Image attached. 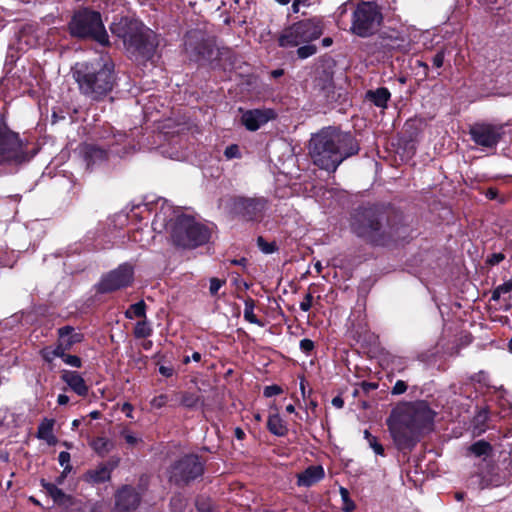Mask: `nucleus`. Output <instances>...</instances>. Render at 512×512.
I'll return each mask as SVG.
<instances>
[{"label":"nucleus","mask_w":512,"mask_h":512,"mask_svg":"<svg viewBox=\"0 0 512 512\" xmlns=\"http://www.w3.org/2000/svg\"><path fill=\"white\" fill-rule=\"evenodd\" d=\"M169 233L172 243L180 248L194 249L205 245L211 237L210 229L194 217L181 214L170 220Z\"/></svg>","instance_id":"nucleus-7"},{"label":"nucleus","mask_w":512,"mask_h":512,"mask_svg":"<svg viewBox=\"0 0 512 512\" xmlns=\"http://www.w3.org/2000/svg\"><path fill=\"white\" fill-rule=\"evenodd\" d=\"M256 243L259 250L264 254H273L279 249L275 241L267 242L263 236H258Z\"/></svg>","instance_id":"nucleus-41"},{"label":"nucleus","mask_w":512,"mask_h":512,"mask_svg":"<svg viewBox=\"0 0 512 512\" xmlns=\"http://www.w3.org/2000/svg\"><path fill=\"white\" fill-rule=\"evenodd\" d=\"M224 155L227 159L240 158L241 152L237 144H231L225 148Z\"/></svg>","instance_id":"nucleus-48"},{"label":"nucleus","mask_w":512,"mask_h":512,"mask_svg":"<svg viewBox=\"0 0 512 512\" xmlns=\"http://www.w3.org/2000/svg\"><path fill=\"white\" fill-rule=\"evenodd\" d=\"M57 336L64 348L69 351L75 344H79L84 340V334L76 332L75 328L70 325H65L57 329Z\"/></svg>","instance_id":"nucleus-21"},{"label":"nucleus","mask_w":512,"mask_h":512,"mask_svg":"<svg viewBox=\"0 0 512 512\" xmlns=\"http://www.w3.org/2000/svg\"><path fill=\"white\" fill-rule=\"evenodd\" d=\"M72 76L79 93L93 102L103 101L117 83L115 64L107 55L76 63L72 67Z\"/></svg>","instance_id":"nucleus-4"},{"label":"nucleus","mask_w":512,"mask_h":512,"mask_svg":"<svg viewBox=\"0 0 512 512\" xmlns=\"http://www.w3.org/2000/svg\"><path fill=\"white\" fill-rule=\"evenodd\" d=\"M364 438L368 441L369 446L373 449L376 455L385 456L383 445L378 441V438L372 435L367 429L364 431Z\"/></svg>","instance_id":"nucleus-39"},{"label":"nucleus","mask_w":512,"mask_h":512,"mask_svg":"<svg viewBox=\"0 0 512 512\" xmlns=\"http://www.w3.org/2000/svg\"><path fill=\"white\" fill-rule=\"evenodd\" d=\"M83 480L91 485H99L111 480L108 469L101 463L95 469H89L83 474Z\"/></svg>","instance_id":"nucleus-24"},{"label":"nucleus","mask_w":512,"mask_h":512,"mask_svg":"<svg viewBox=\"0 0 512 512\" xmlns=\"http://www.w3.org/2000/svg\"><path fill=\"white\" fill-rule=\"evenodd\" d=\"M55 420L53 418H44L37 428L36 437L46 441L48 445H55L57 438L53 433Z\"/></svg>","instance_id":"nucleus-25"},{"label":"nucleus","mask_w":512,"mask_h":512,"mask_svg":"<svg viewBox=\"0 0 512 512\" xmlns=\"http://www.w3.org/2000/svg\"><path fill=\"white\" fill-rule=\"evenodd\" d=\"M38 152L31 148L27 139H22L19 133L11 130L4 115L0 117V158L9 166L19 167L28 163Z\"/></svg>","instance_id":"nucleus-8"},{"label":"nucleus","mask_w":512,"mask_h":512,"mask_svg":"<svg viewBox=\"0 0 512 512\" xmlns=\"http://www.w3.org/2000/svg\"><path fill=\"white\" fill-rule=\"evenodd\" d=\"M499 192L496 188L490 187L486 190L485 196L489 200H495L498 198Z\"/></svg>","instance_id":"nucleus-61"},{"label":"nucleus","mask_w":512,"mask_h":512,"mask_svg":"<svg viewBox=\"0 0 512 512\" xmlns=\"http://www.w3.org/2000/svg\"><path fill=\"white\" fill-rule=\"evenodd\" d=\"M111 144L108 145L109 149L100 147L93 143H84L80 146L79 152L89 170L105 164L109 159L111 151Z\"/></svg>","instance_id":"nucleus-18"},{"label":"nucleus","mask_w":512,"mask_h":512,"mask_svg":"<svg viewBox=\"0 0 512 512\" xmlns=\"http://www.w3.org/2000/svg\"><path fill=\"white\" fill-rule=\"evenodd\" d=\"M174 372L175 371H174V368L172 366H163V365H161L159 367V373L162 376L166 377V378L172 377Z\"/></svg>","instance_id":"nucleus-59"},{"label":"nucleus","mask_w":512,"mask_h":512,"mask_svg":"<svg viewBox=\"0 0 512 512\" xmlns=\"http://www.w3.org/2000/svg\"><path fill=\"white\" fill-rule=\"evenodd\" d=\"M312 302H313V295L311 293H307L304 296L303 301L300 303V309L303 312H308L312 307Z\"/></svg>","instance_id":"nucleus-55"},{"label":"nucleus","mask_w":512,"mask_h":512,"mask_svg":"<svg viewBox=\"0 0 512 512\" xmlns=\"http://www.w3.org/2000/svg\"><path fill=\"white\" fill-rule=\"evenodd\" d=\"M277 114L273 109H250L242 112L240 122L248 131H257L261 126L275 119Z\"/></svg>","instance_id":"nucleus-19"},{"label":"nucleus","mask_w":512,"mask_h":512,"mask_svg":"<svg viewBox=\"0 0 512 512\" xmlns=\"http://www.w3.org/2000/svg\"><path fill=\"white\" fill-rule=\"evenodd\" d=\"M435 416L436 412L425 400L397 405L386 420L397 449L411 452L420 441L421 434L433 429Z\"/></svg>","instance_id":"nucleus-2"},{"label":"nucleus","mask_w":512,"mask_h":512,"mask_svg":"<svg viewBox=\"0 0 512 512\" xmlns=\"http://www.w3.org/2000/svg\"><path fill=\"white\" fill-rule=\"evenodd\" d=\"M505 259V255L502 252L492 253L487 256L485 263L489 266H495Z\"/></svg>","instance_id":"nucleus-51"},{"label":"nucleus","mask_w":512,"mask_h":512,"mask_svg":"<svg viewBox=\"0 0 512 512\" xmlns=\"http://www.w3.org/2000/svg\"><path fill=\"white\" fill-rule=\"evenodd\" d=\"M316 85L323 91L330 92L334 89V71L331 67L317 71Z\"/></svg>","instance_id":"nucleus-29"},{"label":"nucleus","mask_w":512,"mask_h":512,"mask_svg":"<svg viewBox=\"0 0 512 512\" xmlns=\"http://www.w3.org/2000/svg\"><path fill=\"white\" fill-rule=\"evenodd\" d=\"M185 51L191 61L199 64L214 63L217 60L225 56H230L231 51L229 49L216 48L213 41L209 39H188L185 42Z\"/></svg>","instance_id":"nucleus-14"},{"label":"nucleus","mask_w":512,"mask_h":512,"mask_svg":"<svg viewBox=\"0 0 512 512\" xmlns=\"http://www.w3.org/2000/svg\"><path fill=\"white\" fill-rule=\"evenodd\" d=\"M153 329L146 318L138 321L134 327L133 334L137 339H144L151 336Z\"/></svg>","instance_id":"nucleus-35"},{"label":"nucleus","mask_w":512,"mask_h":512,"mask_svg":"<svg viewBox=\"0 0 512 512\" xmlns=\"http://www.w3.org/2000/svg\"><path fill=\"white\" fill-rule=\"evenodd\" d=\"M133 405L129 402H125L122 407H121V411L123 413H125V415L128 417V418H133Z\"/></svg>","instance_id":"nucleus-60"},{"label":"nucleus","mask_w":512,"mask_h":512,"mask_svg":"<svg viewBox=\"0 0 512 512\" xmlns=\"http://www.w3.org/2000/svg\"><path fill=\"white\" fill-rule=\"evenodd\" d=\"M299 348L306 356H310L315 350V343L311 339L304 338L300 341Z\"/></svg>","instance_id":"nucleus-45"},{"label":"nucleus","mask_w":512,"mask_h":512,"mask_svg":"<svg viewBox=\"0 0 512 512\" xmlns=\"http://www.w3.org/2000/svg\"><path fill=\"white\" fill-rule=\"evenodd\" d=\"M317 46L315 44L304 43L297 46L296 55L299 59H307L317 53Z\"/></svg>","instance_id":"nucleus-38"},{"label":"nucleus","mask_w":512,"mask_h":512,"mask_svg":"<svg viewBox=\"0 0 512 512\" xmlns=\"http://www.w3.org/2000/svg\"><path fill=\"white\" fill-rule=\"evenodd\" d=\"M205 465L206 461L198 454H185L171 464L169 481L177 487L188 486L203 477Z\"/></svg>","instance_id":"nucleus-12"},{"label":"nucleus","mask_w":512,"mask_h":512,"mask_svg":"<svg viewBox=\"0 0 512 512\" xmlns=\"http://www.w3.org/2000/svg\"><path fill=\"white\" fill-rule=\"evenodd\" d=\"M226 284L225 279H219L216 277H213L210 279V286H209V292L212 296L217 295L220 288Z\"/></svg>","instance_id":"nucleus-47"},{"label":"nucleus","mask_w":512,"mask_h":512,"mask_svg":"<svg viewBox=\"0 0 512 512\" xmlns=\"http://www.w3.org/2000/svg\"><path fill=\"white\" fill-rule=\"evenodd\" d=\"M324 476V468L321 465H311L298 476V484L310 487L321 481Z\"/></svg>","instance_id":"nucleus-22"},{"label":"nucleus","mask_w":512,"mask_h":512,"mask_svg":"<svg viewBox=\"0 0 512 512\" xmlns=\"http://www.w3.org/2000/svg\"><path fill=\"white\" fill-rule=\"evenodd\" d=\"M415 67L422 68V79L423 80L428 79L430 69L426 62H424L422 60H416Z\"/></svg>","instance_id":"nucleus-56"},{"label":"nucleus","mask_w":512,"mask_h":512,"mask_svg":"<svg viewBox=\"0 0 512 512\" xmlns=\"http://www.w3.org/2000/svg\"><path fill=\"white\" fill-rule=\"evenodd\" d=\"M101 464L108 469L109 474L111 475L113 470L119 466L120 458L118 456H112L106 462H102Z\"/></svg>","instance_id":"nucleus-54"},{"label":"nucleus","mask_w":512,"mask_h":512,"mask_svg":"<svg viewBox=\"0 0 512 512\" xmlns=\"http://www.w3.org/2000/svg\"><path fill=\"white\" fill-rule=\"evenodd\" d=\"M332 405L338 409H341L343 408L344 406V400L341 396H335L333 399H332Z\"/></svg>","instance_id":"nucleus-64"},{"label":"nucleus","mask_w":512,"mask_h":512,"mask_svg":"<svg viewBox=\"0 0 512 512\" xmlns=\"http://www.w3.org/2000/svg\"><path fill=\"white\" fill-rule=\"evenodd\" d=\"M109 30L122 41L130 57L137 61L152 60L159 46L158 34L135 17H114Z\"/></svg>","instance_id":"nucleus-5"},{"label":"nucleus","mask_w":512,"mask_h":512,"mask_svg":"<svg viewBox=\"0 0 512 512\" xmlns=\"http://www.w3.org/2000/svg\"><path fill=\"white\" fill-rule=\"evenodd\" d=\"M63 362L74 368L82 367V359L77 355H71L67 353L65 358L63 359Z\"/></svg>","instance_id":"nucleus-50"},{"label":"nucleus","mask_w":512,"mask_h":512,"mask_svg":"<svg viewBox=\"0 0 512 512\" xmlns=\"http://www.w3.org/2000/svg\"><path fill=\"white\" fill-rule=\"evenodd\" d=\"M488 420L489 411L487 409H481L474 418L476 427L481 431H485Z\"/></svg>","instance_id":"nucleus-43"},{"label":"nucleus","mask_w":512,"mask_h":512,"mask_svg":"<svg viewBox=\"0 0 512 512\" xmlns=\"http://www.w3.org/2000/svg\"><path fill=\"white\" fill-rule=\"evenodd\" d=\"M178 395L179 393L175 390L171 391V393H161L151 399L150 405L155 409H162L165 406L178 407Z\"/></svg>","instance_id":"nucleus-27"},{"label":"nucleus","mask_w":512,"mask_h":512,"mask_svg":"<svg viewBox=\"0 0 512 512\" xmlns=\"http://www.w3.org/2000/svg\"><path fill=\"white\" fill-rule=\"evenodd\" d=\"M66 29L72 39L94 42L104 48L112 45L102 14L91 7L83 6L75 10Z\"/></svg>","instance_id":"nucleus-6"},{"label":"nucleus","mask_w":512,"mask_h":512,"mask_svg":"<svg viewBox=\"0 0 512 512\" xmlns=\"http://www.w3.org/2000/svg\"><path fill=\"white\" fill-rule=\"evenodd\" d=\"M60 379L78 396L86 397L89 393V386L81 374L74 370H62Z\"/></svg>","instance_id":"nucleus-20"},{"label":"nucleus","mask_w":512,"mask_h":512,"mask_svg":"<svg viewBox=\"0 0 512 512\" xmlns=\"http://www.w3.org/2000/svg\"><path fill=\"white\" fill-rule=\"evenodd\" d=\"M114 512L135 511L141 503V494L131 485H122L115 493Z\"/></svg>","instance_id":"nucleus-17"},{"label":"nucleus","mask_w":512,"mask_h":512,"mask_svg":"<svg viewBox=\"0 0 512 512\" xmlns=\"http://www.w3.org/2000/svg\"><path fill=\"white\" fill-rule=\"evenodd\" d=\"M68 349L64 348L63 344L60 342L59 339H57V343L55 345V348L51 350L52 357L60 358L62 361L65 358Z\"/></svg>","instance_id":"nucleus-49"},{"label":"nucleus","mask_w":512,"mask_h":512,"mask_svg":"<svg viewBox=\"0 0 512 512\" xmlns=\"http://www.w3.org/2000/svg\"><path fill=\"white\" fill-rule=\"evenodd\" d=\"M408 385L403 380H397L391 389L392 395H401L407 391Z\"/></svg>","instance_id":"nucleus-52"},{"label":"nucleus","mask_w":512,"mask_h":512,"mask_svg":"<svg viewBox=\"0 0 512 512\" xmlns=\"http://www.w3.org/2000/svg\"><path fill=\"white\" fill-rule=\"evenodd\" d=\"M359 151V141L351 132L331 126L314 134L309 143L313 163L329 173H334L341 163Z\"/></svg>","instance_id":"nucleus-3"},{"label":"nucleus","mask_w":512,"mask_h":512,"mask_svg":"<svg viewBox=\"0 0 512 512\" xmlns=\"http://www.w3.org/2000/svg\"><path fill=\"white\" fill-rule=\"evenodd\" d=\"M493 451L492 445L485 440H478L470 445L469 452L476 457L488 456Z\"/></svg>","instance_id":"nucleus-33"},{"label":"nucleus","mask_w":512,"mask_h":512,"mask_svg":"<svg viewBox=\"0 0 512 512\" xmlns=\"http://www.w3.org/2000/svg\"><path fill=\"white\" fill-rule=\"evenodd\" d=\"M70 459H71V455L67 451H61L58 455V462L62 467H64V470H63L64 475L71 472V470H72V465L70 464Z\"/></svg>","instance_id":"nucleus-44"},{"label":"nucleus","mask_w":512,"mask_h":512,"mask_svg":"<svg viewBox=\"0 0 512 512\" xmlns=\"http://www.w3.org/2000/svg\"><path fill=\"white\" fill-rule=\"evenodd\" d=\"M351 334L353 339L361 343H371L375 338V335L369 330L366 323L354 325Z\"/></svg>","instance_id":"nucleus-31"},{"label":"nucleus","mask_w":512,"mask_h":512,"mask_svg":"<svg viewBox=\"0 0 512 512\" xmlns=\"http://www.w3.org/2000/svg\"><path fill=\"white\" fill-rule=\"evenodd\" d=\"M267 429L271 434L277 437H284L288 434L287 425L278 412L269 415L267 419Z\"/></svg>","instance_id":"nucleus-28"},{"label":"nucleus","mask_w":512,"mask_h":512,"mask_svg":"<svg viewBox=\"0 0 512 512\" xmlns=\"http://www.w3.org/2000/svg\"><path fill=\"white\" fill-rule=\"evenodd\" d=\"M350 232L372 247H388L409 235L404 211L392 202H366L354 208L348 218Z\"/></svg>","instance_id":"nucleus-1"},{"label":"nucleus","mask_w":512,"mask_h":512,"mask_svg":"<svg viewBox=\"0 0 512 512\" xmlns=\"http://www.w3.org/2000/svg\"><path fill=\"white\" fill-rule=\"evenodd\" d=\"M119 435L129 447H135L143 443L142 438L137 437L128 427L122 428Z\"/></svg>","instance_id":"nucleus-40"},{"label":"nucleus","mask_w":512,"mask_h":512,"mask_svg":"<svg viewBox=\"0 0 512 512\" xmlns=\"http://www.w3.org/2000/svg\"><path fill=\"white\" fill-rule=\"evenodd\" d=\"M469 135L476 145L495 148L504 135V129L502 125L476 122L470 126Z\"/></svg>","instance_id":"nucleus-15"},{"label":"nucleus","mask_w":512,"mask_h":512,"mask_svg":"<svg viewBox=\"0 0 512 512\" xmlns=\"http://www.w3.org/2000/svg\"><path fill=\"white\" fill-rule=\"evenodd\" d=\"M234 436L236 439L242 441L246 438V434L244 432V430L241 428V427H236L234 429Z\"/></svg>","instance_id":"nucleus-63"},{"label":"nucleus","mask_w":512,"mask_h":512,"mask_svg":"<svg viewBox=\"0 0 512 512\" xmlns=\"http://www.w3.org/2000/svg\"><path fill=\"white\" fill-rule=\"evenodd\" d=\"M340 494H341V498L343 500V511L344 512H353L356 508V505L354 503L353 500H351L350 496H349V491L344 488V487H341L340 488Z\"/></svg>","instance_id":"nucleus-42"},{"label":"nucleus","mask_w":512,"mask_h":512,"mask_svg":"<svg viewBox=\"0 0 512 512\" xmlns=\"http://www.w3.org/2000/svg\"><path fill=\"white\" fill-rule=\"evenodd\" d=\"M269 201L267 198L230 195L226 199V208L235 218L243 222L259 223L262 221Z\"/></svg>","instance_id":"nucleus-11"},{"label":"nucleus","mask_w":512,"mask_h":512,"mask_svg":"<svg viewBox=\"0 0 512 512\" xmlns=\"http://www.w3.org/2000/svg\"><path fill=\"white\" fill-rule=\"evenodd\" d=\"M147 305L144 300H140L134 304H131L125 311V317L127 319L133 318H146Z\"/></svg>","instance_id":"nucleus-34"},{"label":"nucleus","mask_w":512,"mask_h":512,"mask_svg":"<svg viewBox=\"0 0 512 512\" xmlns=\"http://www.w3.org/2000/svg\"><path fill=\"white\" fill-rule=\"evenodd\" d=\"M384 21L382 7L375 1H360L351 14L350 32L368 38L380 31Z\"/></svg>","instance_id":"nucleus-10"},{"label":"nucleus","mask_w":512,"mask_h":512,"mask_svg":"<svg viewBox=\"0 0 512 512\" xmlns=\"http://www.w3.org/2000/svg\"><path fill=\"white\" fill-rule=\"evenodd\" d=\"M244 305V319L251 324H255L259 327H264L265 323L262 320H260L254 313L256 301L252 297L247 296L244 299Z\"/></svg>","instance_id":"nucleus-32"},{"label":"nucleus","mask_w":512,"mask_h":512,"mask_svg":"<svg viewBox=\"0 0 512 512\" xmlns=\"http://www.w3.org/2000/svg\"><path fill=\"white\" fill-rule=\"evenodd\" d=\"M229 263L231 265L241 266L245 269L248 264V259L246 257H241L239 259H231L229 260Z\"/></svg>","instance_id":"nucleus-62"},{"label":"nucleus","mask_w":512,"mask_h":512,"mask_svg":"<svg viewBox=\"0 0 512 512\" xmlns=\"http://www.w3.org/2000/svg\"><path fill=\"white\" fill-rule=\"evenodd\" d=\"M178 395V406L194 410L198 407L199 403L202 402V397L191 391H177Z\"/></svg>","instance_id":"nucleus-30"},{"label":"nucleus","mask_w":512,"mask_h":512,"mask_svg":"<svg viewBox=\"0 0 512 512\" xmlns=\"http://www.w3.org/2000/svg\"><path fill=\"white\" fill-rule=\"evenodd\" d=\"M500 294H506L512 291V278L496 287Z\"/></svg>","instance_id":"nucleus-58"},{"label":"nucleus","mask_w":512,"mask_h":512,"mask_svg":"<svg viewBox=\"0 0 512 512\" xmlns=\"http://www.w3.org/2000/svg\"><path fill=\"white\" fill-rule=\"evenodd\" d=\"M444 60H445V50L440 49L433 56L432 64L435 68H441L444 65Z\"/></svg>","instance_id":"nucleus-53"},{"label":"nucleus","mask_w":512,"mask_h":512,"mask_svg":"<svg viewBox=\"0 0 512 512\" xmlns=\"http://www.w3.org/2000/svg\"><path fill=\"white\" fill-rule=\"evenodd\" d=\"M377 44L384 52L408 53L411 49L410 40L397 29H386L378 32Z\"/></svg>","instance_id":"nucleus-16"},{"label":"nucleus","mask_w":512,"mask_h":512,"mask_svg":"<svg viewBox=\"0 0 512 512\" xmlns=\"http://www.w3.org/2000/svg\"><path fill=\"white\" fill-rule=\"evenodd\" d=\"M43 488L47 491V493L51 496L55 503H61L62 500L66 497V494L62 489H60L56 484L50 482L42 481Z\"/></svg>","instance_id":"nucleus-37"},{"label":"nucleus","mask_w":512,"mask_h":512,"mask_svg":"<svg viewBox=\"0 0 512 512\" xmlns=\"http://www.w3.org/2000/svg\"><path fill=\"white\" fill-rule=\"evenodd\" d=\"M324 33L322 17L313 16L292 23L283 29L278 37V45L282 48H293L304 43L319 39Z\"/></svg>","instance_id":"nucleus-9"},{"label":"nucleus","mask_w":512,"mask_h":512,"mask_svg":"<svg viewBox=\"0 0 512 512\" xmlns=\"http://www.w3.org/2000/svg\"><path fill=\"white\" fill-rule=\"evenodd\" d=\"M312 390H308V399H306V411H305V421L308 423H312L318 417L317 415V407L318 402L316 399L311 398Z\"/></svg>","instance_id":"nucleus-36"},{"label":"nucleus","mask_w":512,"mask_h":512,"mask_svg":"<svg viewBox=\"0 0 512 512\" xmlns=\"http://www.w3.org/2000/svg\"><path fill=\"white\" fill-rule=\"evenodd\" d=\"M360 387H361L362 391L367 394L370 391L376 390L378 388V383L362 381L360 383Z\"/></svg>","instance_id":"nucleus-57"},{"label":"nucleus","mask_w":512,"mask_h":512,"mask_svg":"<svg viewBox=\"0 0 512 512\" xmlns=\"http://www.w3.org/2000/svg\"><path fill=\"white\" fill-rule=\"evenodd\" d=\"M134 265L129 262L120 264L117 268L102 275L96 285L100 294L112 293L129 287L134 281Z\"/></svg>","instance_id":"nucleus-13"},{"label":"nucleus","mask_w":512,"mask_h":512,"mask_svg":"<svg viewBox=\"0 0 512 512\" xmlns=\"http://www.w3.org/2000/svg\"><path fill=\"white\" fill-rule=\"evenodd\" d=\"M283 393V388L277 384L265 386L263 389V396L270 398Z\"/></svg>","instance_id":"nucleus-46"},{"label":"nucleus","mask_w":512,"mask_h":512,"mask_svg":"<svg viewBox=\"0 0 512 512\" xmlns=\"http://www.w3.org/2000/svg\"><path fill=\"white\" fill-rule=\"evenodd\" d=\"M391 99V92L387 87H378L377 89H369L365 92V100L374 106L386 109Z\"/></svg>","instance_id":"nucleus-23"},{"label":"nucleus","mask_w":512,"mask_h":512,"mask_svg":"<svg viewBox=\"0 0 512 512\" xmlns=\"http://www.w3.org/2000/svg\"><path fill=\"white\" fill-rule=\"evenodd\" d=\"M89 446L95 454L101 458L106 457L115 448L114 442L104 436H96L92 438L89 442Z\"/></svg>","instance_id":"nucleus-26"}]
</instances>
